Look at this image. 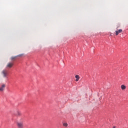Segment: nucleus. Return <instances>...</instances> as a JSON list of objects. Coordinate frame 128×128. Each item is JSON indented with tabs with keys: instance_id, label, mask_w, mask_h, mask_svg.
<instances>
[{
	"instance_id": "f257e3e1",
	"label": "nucleus",
	"mask_w": 128,
	"mask_h": 128,
	"mask_svg": "<svg viewBox=\"0 0 128 128\" xmlns=\"http://www.w3.org/2000/svg\"><path fill=\"white\" fill-rule=\"evenodd\" d=\"M2 74L4 78H6L8 76V70H4L2 71Z\"/></svg>"
},
{
	"instance_id": "f03ea898",
	"label": "nucleus",
	"mask_w": 128,
	"mask_h": 128,
	"mask_svg": "<svg viewBox=\"0 0 128 128\" xmlns=\"http://www.w3.org/2000/svg\"><path fill=\"white\" fill-rule=\"evenodd\" d=\"M17 126L18 128H24V123L22 122H18Z\"/></svg>"
},
{
	"instance_id": "7ed1b4c3",
	"label": "nucleus",
	"mask_w": 128,
	"mask_h": 128,
	"mask_svg": "<svg viewBox=\"0 0 128 128\" xmlns=\"http://www.w3.org/2000/svg\"><path fill=\"white\" fill-rule=\"evenodd\" d=\"M4 88H6V84H3L2 85L1 87H0V92H4Z\"/></svg>"
},
{
	"instance_id": "20e7f679",
	"label": "nucleus",
	"mask_w": 128,
	"mask_h": 128,
	"mask_svg": "<svg viewBox=\"0 0 128 128\" xmlns=\"http://www.w3.org/2000/svg\"><path fill=\"white\" fill-rule=\"evenodd\" d=\"M120 32H122V30L120 29L116 31V36H118V34H120Z\"/></svg>"
},
{
	"instance_id": "39448f33",
	"label": "nucleus",
	"mask_w": 128,
	"mask_h": 128,
	"mask_svg": "<svg viewBox=\"0 0 128 128\" xmlns=\"http://www.w3.org/2000/svg\"><path fill=\"white\" fill-rule=\"evenodd\" d=\"M12 66H14V63H12V62H9L7 64V68H12Z\"/></svg>"
},
{
	"instance_id": "423d86ee",
	"label": "nucleus",
	"mask_w": 128,
	"mask_h": 128,
	"mask_svg": "<svg viewBox=\"0 0 128 128\" xmlns=\"http://www.w3.org/2000/svg\"><path fill=\"white\" fill-rule=\"evenodd\" d=\"M75 78H76V82H78V80H80V76H78V75H76V76H75Z\"/></svg>"
},
{
	"instance_id": "0eeeda50",
	"label": "nucleus",
	"mask_w": 128,
	"mask_h": 128,
	"mask_svg": "<svg viewBox=\"0 0 128 128\" xmlns=\"http://www.w3.org/2000/svg\"><path fill=\"white\" fill-rule=\"evenodd\" d=\"M18 58V56H12L11 57V60H14L16 58Z\"/></svg>"
},
{
	"instance_id": "6e6552de",
	"label": "nucleus",
	"mask_w": 128,
	"mask_h": 128,
	"mask_svg": "<svg viewBox=\"0 0 128 128\" xmlns=\"http://www.w3.org/2000/svg\"><path fill=\"white\" fill-rule=\"evenodd\" d=\"M121 88L122 90H126V86L124 85H122Z\"/></svg>"
},
{
	"instance_id": "1a4fd4ad",
	"label": "nucleus",
	"mask_w": 128,
	"mask_h": 128,
	"mask_svg": "<svg viewBox=\"0 0 128 128\" xmlns=\"http://www.w3.org/2000/svg\"><path fill=\"white\" fill-rule=\"evenodd\" d=\"M16 114V116H20V114H22L20 113V112L18 111Z\"/></svg>"
},
{
	"instance_id": "9d476101",
	"label": "nucleus",
	"mask_w": 128,
	"mask_h": 128,
	"mask_svg": "<svg viewBox=\"0 0 128 128\" xmlns=\"http://www.w3.org/2000/svg\"><path fill=\"white\" fill-rule=\"evenodd\" d=\"M63 126H64L66 127V126H68V124H67V123H64Z\"/></svg>"
},
{
	"instance_id": "9b49d317",
	"label": "nucleus",
	"mask_w": 128,
	"mask_h": 128,
	"mask_svg": "<svg viewBox=\"0 0 128 128\" xmlns=\"http://www.w3.org/2000/svg\"><path fill=\"white\" fill-rule=\"evenodd\" d=\"M23 56L22 54H20L19 55L16 56Z\"/></svg>"
},
{
	"instance_id": "f8f14e48",
	"label": "nucleus",
	"mask_w": 128,
	"mask_h": 128,
	"mask_svg": "<svg viewBox=\"0 0 128 128\" xmlns=\"http://www.w3.org/2000/svg\"><path fill=\"white\" fill-rule=\"evenodd\" d=\"M113 128H116V126H114Z\"/></svg>"
}]
</instances>
